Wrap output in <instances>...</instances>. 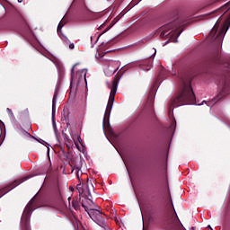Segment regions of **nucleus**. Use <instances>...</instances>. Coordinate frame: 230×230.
Wrapping results in <instances>:
<instances>
[{"label":"nucleus","instance_id":"obj_13","mask_svg":"<svg viewBox=\"0 0 230 230\" xmlns=\"http://www.w3.org/2000/svg\"><path fill=\"white\" fill-rule=\"evenodd\" d=\"M105 215L103 214V212H101L96 219L93 220V222H95V224H98V226H100L101 227H105V218H103V216Z\"/></svg>","mask_w":230,"mask_h":230},{"label":"nucleus","instance_id":"obj_20","mask_svg":"<svg viewBox=\"0 0 230 230\" xmlns=\"http://www.w3.org/2000/svg\"><path fill=\"white\" fill-rule=\"evenodd\" d=\"M58 209H67V205L64 202V199H59Z\"/></svg>","mask_w":230,"mask_h":230},{"label":"nucleus","instance_id":"obj_27","mask_svg":"<svg viewBox=\"0 0 230 230\" xmlns=\"http://www.w3.org/2000/svg\"><path fill=\"white\" fill-rule=\"evenodd\" d=\"M170 199H171V204H172V209L173 211H175V208L173 207V201H172V196H170Z\"/></svg>","mask_w":230,"mask_h":230},{"label":"nucleus","instance_id":"obj_19","mask_svg":"<svg viewBox=\"0 0 230 230\" xmlns=\"http://www.w3.org/2000/svg\"><path fill=\"white\" fill-rule=\"evenodd\" d=\"M72 206L75 211H78V209H80V201L78 202V199H73Z\"/></svg>","mask_w":230,"mask_h":230},{"label":"nucleus","instance_id":"obj_25","mask_svg":"<svg viewBox=\"0 0 230 230\" xmlns=\"http://www.w3.org/2000/svg\"><path fill=\"white\" fill-rule=\"evenodd\" d=\"M6 111L8 112V114H10V116H13V112L12 111V109L7 108Z\"/></svg>","mask_w":230,"mask_h":230},{"label":"nucleus","instance_id":"obj_33","mask_svg":"<svg viewBox=\"0 0 230 230\" xmlns=\"http://www.w3.org/2000/svg\"><path fill=\"white\" fill-rule=\"evenodd\" d=\"M54 128H55V129L57 128L56 126H54Z\"/></svg>","mask_w":230,"mask_h":230},{"label":"nucleus","instance_id":"obj_17","mask_svg":"<svg viewBox=\"0 0 230 230\" xmlns=\"http://www.w3.org/2000/svg\"><path fill=\"white\" fill-rule=\"evenodd\" d=\"M230 9V1L226 4H225L223 6H221L217 12H222L223 15L224 13H226V12H229Z\"/></svg>","mask_w":230,"mask_h":230},{"label":"nucleus","instance_id":"obj_29","mask_svg":"<svg viewBox=\"0 0 230 230\" xmlns=\"http://www.w3.org/2000/svg\"><path fill=\"white\" fill-rule=\"evenodd\" d=\"M68 204L71 206V198H68Z\"/></svg>","mask_w":230,"mask_h":230},{"label":"nucleus","instance_id":"obj_1","mask_svg":"<svg viewBox=\"0 0 230 230\" xmlns=\"http://www.w3.org/2000/svg\"><path fill=\"white\" fill-rule=\"evenodd\" d=\"M181 92L178 97L174 99V103L177 107L181 105H194L197 102L195 93L191 87V76L183 75L181 77Z\"/></svg>","mask_w":230,"mask_h":230},{"label":"nucleus","instance_id":"obj_30","mask_svg":"<svg viewBox=\"0 0 230 230\" xmlns=\"http://www.w3.org/2000/svg\"><path fill=\"white\" fill-rule=\"evenodd\" d=\"M0 124H1V125H4V123H3V121H1V120H0Z\"/></svg>","mask_w":230,"mask_h":230},{"label":"nucleus","instance_id":"obj_22","mask_svg":"<svg viewBox=\"0 0 230 230\" xmlns=\"http://www.w3.org/2000/svg\"><path fill=\"white\" fill-rule=\"evenodd\" d=\"M140 69H143L144 71H150V69H152V65H150V59H148V65L146 66H145V65H141Z\"/></svg>","mask_w":230,"mask_h":230},{"label":"nucleus","instance_id":"obj_32","mask_svg":"<svg viewBox=\"0 0 230 230\" xmlns=\"http://www.w3.org/2000/svg\"><path fill=\"white\" fill-rule=\"evenodd\" d=\"M26 134H28V136H31L30 133L26 132Z\"/></svg>","mask_w":230,"mask_h":230},{"label":"nucleus","instance_id":"obj_8","mask_svg":"<svg viewBox=\"0 0 230 230\" xmlns=\"http://www.w3.org/2000/svg\"><path fill=\"white\" fill-rule=\"evenodd\" d=\"M28 179H29L28 177L22 178L21 180L14 181L11 185L1 189L0 190V199L4 195H6V193H8V191H12V190H13V188H17V186H19V184H22V182H24L25 181H28Z\"/></svg>","mask_w":230,"mask_h":230},{"label":"nucleus","instance_id":"obj_10","mask_svg":"<svg viewBox=\"0 0 230 230\" xmlns=\"http://www.w3.org/2000/svg\"><path fill=\"white\" fill-rule=\"evenodd\" d=\"M75 78L77 80V84H80L82 80L87 84V69H82L76 72Z\"/></svg>","mask_w":230,"mask_h":230},{"label":"nucleus","instance_id":"obj_26","mask_svg":"<svg viewBox=\"0 0 230 230\" xmlns=\"http://www.w3.org/2000/svg\"><path fill=\"white\" fill-rule=\"evenodd\" d=\"M69 49H75V44H74V43L70 44V45H69Z\"/></svg>","mask_w":230,"mask_h":230},{"label":"nucleus","instance_id":"obj_18","mask_svg":"<svg viewBox=\"0 0 230 230\" xmlns=\"http://www.w3.org/2000/svg\"><path fill=\"white\" fill-rule=\"evenodd\" d=\"M66 21L65 19H62L58 26V33L60 34V31H62V28H64V25L66 24Z\"/></svg>","mask_w":230,"mask_h":230},{"label":"nucleus","instance_id":"obj_11","mask_svg":"<svg viewBox=\"0 0 230 230\" xmlns=\"http://www.w3.org/2000/svg\"><path fill=\"white\" fill-rule=\"evenodd\" d=\"M87 214L89 215L90 218H92V220H96V218L98 217V216L100 215V213L102 211H100V209H96V208H87L86 210Z\"/></svg>","mask_w":230,"mask_h":230},{"label":"nucleus","instance_id":"obj_31","mask_svg":"<svg viewBox=\"0 0 230 230\" xmlns=\"http://www.w3.org/2000/svg\"><path fill=\"white\" fill-rule=\"evenodd\" d=\"M116 71H118V68H117V69H115V70L113 71V73H116Z\"/></svg>","mask_w":230,"mask_h":230},{"label":"nucleus","instance_id":"obj_28","mask_svg":"<svg viewBox=\"0 0 230 230\" xmlns=\"http://www.w3.org/2000/svg\"><path fill=\"white\" fill-rule=\"evenodd\" d=\"M174 214H175L177 220H179V217L177 216V212H175V210H174ZM178 222H181V221H178Z\"/></svg>","mask_w":230,"mask_h":230},{"label":"nucleus","instance_id":"obj_23","mask_svg":"<svg viewBox=\"0 0 230 230\" xmlns=\"http://www.w3.org/2000/svg\"><path fill=\"white\" fill-rule=\"evenodd\" d=\"M116 22H118V20L114 19L111 23L110 24V26H108L105 30H104V33L109 31L111 28H112V26H114L116 24Z\"/></svg>","mask_w":230,"mask_h":230},{"label":"nucleus","instance_id":"obj_34","mask_svg":"<svg viewBox=\"0 0 230 230\" xmlns=\"http://www.w3.org/2000/svg\"><path fill=\"white\" fill-rule=\"evenodd\" d=\"M54 128H55V129L57 128L56 126H54Z\"/></svg>","mask_w":230,"mask_h":230},{"label":"nucleus","instance_id":"obj_9","mask_svg":"<svg viewBox=\"0 0 230 230\" xmlns=\"http://www.w3.org/2000/svg\"><path fill=\"white\" fill-rule=\"evenodd\" d=\"M165 227L167 230H186L184 226H182V223H177L172 219L167 223Z\"/></svg>","mask_w":230,"mask_h":230},{"label":"nucleus","instance_id":"obj_24","mask_svg":"<svg viewBox=\"0 0 230 230\" xmlns=\"http://www.w3.org/2000/svg\"><path fill=\"white\" fill-rule=\"evenodd\" d=\"M164 73H165V71H164V70H162V71L160 72L159 75H158V78L164 77Z\"/></svg>","mask_w":230,"mask_h":230},{"label":"nucleus","instance_id":"obj_2","mask_svg":"<svg viewBox=\"0 0 230 230\" xmlns=\"http://www.w3.org/2000/svg\"><path fill=\"white\" fill-rule=\"evenodd\" d=\"M186 22H182V19H177L170 23H167L161 27L159 31L160 37L164 39L167 37L170 42H177V39L181 36V33L184 31V26H186Z\"/></svg>","mask_w":230,"mask_h":230},{"label":"nucleus","instance_id":"obj_14","mask_svg":"<svg viewBox=\"0 0 230 230\" xmlns=\"http://www.w3.org/2000/svg\"><path fill=\"white\" fill-rule=\"evenodd\" d=\"M105 215L103 214V212H101L96 219L93 220V222H95V224H98V226H100L101 227H105V218H103V216Z\"/></svg>","mask_w":230,"mask_h":230},{"label":"nucleus","instance_id":"obj_7","mask_svg":"<svg viewBox=\"0 0 230 230\" xmlns=\"http://www.w3.org/2000/svg\"><path fill=\"white\" fill-rule=\"evenodd\" d=\"M119 80H121V76L117 74L113 78L111 91L108 101V103H111V105H114V98H116V91H118V84H119Z\"/></svg>","mask_w":230,"mask_h":230},{"label":"nucleus","instance_id":"obj_15","mask_svg":"<svg viewBox=\"0 0 230 230\" xmlns=\"http://www.w3.org/2000/svg\"><path fill=\"white\" fill-rule=\"evenodd\" d=\"M56 111H57V93H55L52 99V119H55Z\"/></svg>","mask_w":230,"mask_h":230},{"label":"nucleus","instance_id":"obj_5","mask_svg":"<svg viewBox=\"0 0 230 230\" xmlns=\"http://www.w3.org/2000/svg\"><path fill=\"white\" fill-rule=\"evenodd\" d=\"M91 189L94 190V186H93V182L89 181V180H87L85 184L82 185V183H79L76 186V190L80 195L79 202L85 211H87V205L84 202V199L87 197V194L91 197Z\"/></svg>","mask_w":230,"mask_h":230},{"label":"nucleus","instance_id":"obj_16","mask_svg":"<svg viewBox=\"0 0 230 230\" xmlns=\"http://www.w3.org/2000/svg\"><path fill=\"white\" fill-rule=\"evenodd\" d=\"M82 199H83V200L84 202V205H85V202H86V204H88V206H90V208H93L94 206V202L93 201V199H93V195L92 194H91V196H89L87 194V197L82 198Z\"/></svg>","mask_w":230,"mask_h":230},{"label":"nucleus","instance_id":"obj_12","mask_svg":"<svg viewBox=\"0 0 230 230\" xmlns=\"http://www.w3.org/2000/svg\"><path fill=\"white\" fill-rule=\"evenodd\" d=\"M114 104H111L110 102H108L107 107H106V111L104 113V119H103V123H106L107 121H109L110 118H111V112L112 111V106Z\"/></svg>","mask_w":230,"mask_h":230},{"label":"nucleus","instance_id":"obj_21","mask_svg":"<svg viewBox=\"0 0 230 230\" xmlns=\"http://www.w3.org/2000/svg\"><path fill=\"white\" fill-rule=\"evenodd\" d=\"M73 82H75V66L71 69V83H70V89H73Z\"/></svg>","mask_w":230,"mask_h":230},{"label":"nucleus","instance_id":"obj_4","mask_svg":"<svg viewBox=\"0 0 230 230\" xmlns=\"http://www.w3.org/2000/svg\"><path fill=\"white\" fill-rule=\"evenodd\" d=\"M224 66L227 68L228 72L226 75H223L219 79V85L222 87V92L212 101L214 103L222 100L225 96L226 91L230 87V61L225 63Z\"/></svg>","mask_w":230,"mask_h":230},{"label":"nucleus","instance_id":"obj_3","mask_svg":"<svg viewBox=\"0 0 230 230\" xmlns=\"http://www.w3.org/2000/svg\"><path fill=\"white\" fill-rule=\"evenodd\" d=\"M37 208H39V206L37 205V199H35V198H32L25 207L22 216V218H21L22 230H31V228L30 227V220L31 218L32 211H35Z\"/></svg>","mask_w":230,"mask_h":230},{"label":"nucleus","instance_id":"obj_6","mask_svg":"<svg viewBox=\"0 0 230 230\" xmlns=\"http://www.w3.org/2000/svg\"><path fill=\"white\" fill-rule=\"evenodd\" d=\"M220 26V23L218 22H216L214 27L212 28L210 33L208 36V40L210 42H215L216 44L220 45L224 39V30H222L220 32L217 34V31H218V27Z\"/></svg>","mask_w":230,"mask_h":230}]
</instances>
